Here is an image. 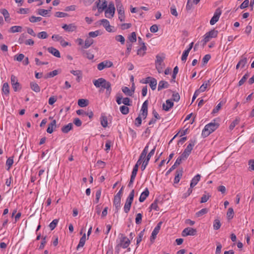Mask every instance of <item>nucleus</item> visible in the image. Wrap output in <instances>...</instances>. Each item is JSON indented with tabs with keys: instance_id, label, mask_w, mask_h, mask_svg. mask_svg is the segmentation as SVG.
<instances>
[{
	"instance_id": "6e6d98bb",
	"label": "nucleus",
	"mask_w": 254,
	"mask_h": 254,
	"mask_svg": "<svg viewBox=\"0 0 254 254\" xmlns=\"http://www.w3.org/2000/svg\"><path fill=\"white\" fill-rule=\"evenodd\" d=\"M101 189H99V190H98L96 191L95 199V201H94V202L96 203H98L99 199H100V198L101 197Z\"/></svg>"
},
{
	"instance_id": "5701e85b",
	"label": "nucleus",
	"mask_w": 254,
	"mask_h": 254,
	"mask_svg": "<svg viewBox=\"0 0 254 254\" xmlns=\"http://www.w3.org/2000/svg\"><path fill=\"white\" fill-rule=\"evenodd\" d=\"M0 12L3 15L5 21L9 23L10 22L11 18H10L8 11L6 9L3 8L0 10Z\"/></svg>"
},
{
	"instance_id": "338daca9",
	"label": "nucleus",
	"mask_w": 254,
	"mask_h": 254,
	"mask_svg": "<svg viewBox=\"0 0 254 254\" xmlns=\"http://www.w3.org/2000/svg\"><path fill=\"white\" fill-rule=\"evenodd\" d=\"M123 103L125 105V106H131V101L130 99L128 97H126L123 99L122 101Z\"/></svg>"
},
{
	"instance_id": "e433bc0d",
	"label": "nucleus",
	"mask_w": 254,
	"mask_h": 254,
	"mask_svg": "<svg viewBox=\"0 0 254 254\" xmlns=\"http://www.w3.org/2000/svg\"><path fill=\"white\" fill-rule=\"evenodd\" d=\"M88 100L84 99H80L78 100V105L81 107H84L88 105Z\"/></svg>"
},
{
	"instance_id": "f8f14e48",
	"label": "nucleus",
	"mask_w": 254,
	"mask_h": 254,
	"mask_svg": "<svg viewBox=\"0 0 254 254\" xmlns=\"http://www.w3.org/2000/svg\"><path fill=\"white\" fill-rule=\"evenodd\" d=\"M113 63L109 61H105L99 63L97 65V68L99 70H101L105 68L110 67L113 66Z\"/></svg>"
},
{
	"instance_id": "6e6552de",
	"label": "nucleus",
	"mask_w": 254,
	"mask_h": 254,
	"mask_svg": "<svg viewBox=\"0 0 254 254\" xmlns=\"http://www.w3.org/2000/svg\"><path fill=\"white\" fill-rule=\"evenodd\" d=\"M11 83L12 87L15 92L19 91L21 89V87L20 83L18 82L17 77L14 75H11L10 77Z\"/></svg>"
},
{
	"instance_id": "680f3d73",
	"label": "nucleus",
	"mask_w": 254,
	"mask_h": 254,
	"mask_svg": "<svg viewBox=\"0 0 254 254\" xmlns=\"http://www.w3.org/2000/svg\"><path fill=\"white\" fill-rule=\"evenodd\" d=\"M180 96L178 92H173L172 95V100L175 102H178L180 100Z\"/></svg>"
},
{
	"instance_id": "1a4fd4ad",
	"label": "nucleus",
	"mask_w": 254,
	"mask_h": 254,
	"mask_svg": "<svg viewBox=\"0 0 254 254\" xmlns=\"http://www.w3.org/2000/svg\"><path fill=\"white\" fill-rule=\"evenodd\" d=\"M221 14V10L219 8L215 10L214 15L211 18L210 21V24L212 25L215 24L219 20V17Z\"/></svg>"
},
{
	"instance_id": "4468645a",
	"label": "nucleus",
	"mask_w": 254,
	"mask_h": 254,
	"mask_svg": "<svg viewBox=\"0 0 254 254\" xmlns=\"http://www.w3.org/2000/svg\"><path fill=\"white\" fill-rule=\"evenodd\" d=\"M62 28L67 32H73L76 30L77 26L74 23H71L68 25L64 24L63 25Z\"/></svg>"
},
{
	"instance_id": "ea45409f",
	"label": "nucleus",
	"mask_w": 254,
	"mask_h": 254,
	"mask_svg": "<svg viewBox=\"0 0 254 254\" xmlns=\"http://www.w3.org/2000/svg\"><path fill=\"white\" fill-rule=\"evenodd\" d=\"M209 84V80L205 81L204 83L200 87L199 89H198L199 92H203L205 91L207 86Z\"/></svg>"
},
{
	"instance_id": "0eeeda50",
	"label": "nucleus",
	"mask_w": 254,
	"mask_h": 254,
	"mask_svg": "<svg viewBox=\"0 0 254 254\" xmlns=\"http://www.w3.org/2000/svg\"><path fill=\"white\" fill-rule=\"evenodd\" d=\"M156 150V146L153 147V148L150 151V152L148 154L144 161L142 163L141 165V170L143 171L146 167V166L148 165V162L151 158V157L154 155L155 151Z\"/></svg>"
},
{
	"instance_id": "c756f323",
	"label": "nucleus",
	"mask_w": 254,
	"mask_h": 254,
	"mask_svg": "<svg viewBox=\"0 0 254 254\" xmlns=\"http://www.w3.org/2000/svg\"><path fill=\"white\" fill-rule=\"evenodd\" d=\"M72 127H73V125L72 123H69L67 125H65L64 126L61 130L64 133H68L70 130L72 129Z\"/></svg>"
},
{
	"instance_id": "a18cd8bd",
	"label": "nucleus",
	"mask_w": 254,
	"mask_h": 254,
	"mask_svg": "<svg viewBox=\"0 0 254 254\" xmlns=\"http://www.w3.org/2000/svg\"><path fill=\"white\" fill-rule=\"evenodd\" d=\"M130 43H134L136 41V35L135 32H133L128 37Z\"/></svg>"
},
{
	"instance_id": "aec40b11",
	"label": "nucleus",
	"mask_w": 254,
	"mask_h": 254,
	"mask_svg": "<svg viewBox=\"0 0 254 254\" xmlns=\"http://www.w3.org/2000/svg\"><path fill=\"white\" fill-rule=\"evenodd\" d=\"M47 50L50 53L52 54L56 57L60 58V57H61L60 53L56 48L51 47L48 48Z\"/></svg>"
},
{
	"instance_id": "6ab92c4d",
	"label": "nucleus",
	"mask_w": 254,
	"mask_h": 254,
	"mask_svg": "<svg viewBox=\"0 0 254 254\" xmlns=\"http://www.w3.org/2000/svg\"><path fill=\"white\" fill-rule=\"evenodd\" d=\"M183 175V170L182 169H178L176 171V175L175 177L174 182L175 184H177L179 182L181 178L182 177Z\"/></svg>"
},
{
	"instance_id": "4d7b16f0",
	"label": "nucleus",
	"mask_w": 254,
	"mask_h": 254,
	"mask_svg": "<svg viewBox=\"0 0 254 254\" xmlns=\"http://www.w3.org/2000/svg\"><path fill=\"white\" fill-rule=\"evenodd\" d=\"M115 39L117 41L121 42L122 45H124L125 42V39L122 35H119L115 37Z\"/></svg>"
},
{
	"instance_id": "49530a36",
	"label": "nucleus",
	"mask_w": 254,
	"mask_h": 254,
	"mask_svg": "<svg viewBox=\"0 0 254 254\" xmlns=\"http://www.w3.org/2000/svg\"><path fill=\"white\" fill-rule=\"evenodd\" d=\"M158 200L156 199L154 202L151 204V205L150 206V209H154V210H155L156 211H158L159 210V207L158 206Z\"/></svg>"
},
{
	"instance_id": "8fccbe9b",
	"label": "nucleus",
	"mask_w": 254,
	"mask_h": 254,
	"mask_svg": "<svg viewBox=\"0 0 254 254\" xmlns=\"http://www.w3.org/2000/svg\"><path fill=\"white\" fill-rule=\"evenodd\" d=\"M247 57H246L244 56H242L241 57V60L239 62V63L241 65V67H244L245 66V64H247Z\"/></svg>"
},
{
	"instance_id": "b1692460",
	"label": "nucleus",
	"mask_w": 254,
	"mask_h": 254,
	"mask_svg": "<svg viewBox=\"0 0 254 254\" xmlns=\"http://www.w3.org/2000/svg\"><path fill=\"white\" fill-rule=\"evenodd\" d=\"M182 160L181 158L178 157L176 162H175L174 164L169 169V170L167 172V175L170 173L173 170H174L177 166L179 165L181 162Z\"/></svg>"
},
{
	"instance_id": "4c0bfd02",
	"label": "nucleus",
	"mask_w": 254,
	"mask_h": 254,
	"mask_svg": "<svg viewBox=\"0 0 254 254\" xmlns=\"http://www.w3.org/2000/svg\"><path fill=\"white\" fill-rule=\"evenodd\" d=\"M59 72L58 70H57V69L54 70L46 74L45 75V78H48L53 77L58 75L59 74Z\"/></svg>"
},
{
	"instance_id": "c9c22d12",
	"label": "nucleus",
	"mask_w": 254,
	"mask_h": 254,
	"mask_svg": "<svg viewBox=\"0 0 254 254\" xmlns=\"http://www.w3.org/2000/svg\"><path fill=\"white\" fill-rule=\"evenodd\" d=\"M2 91L5 95H8L9 94V87L7 82L3 83L2 87Z\"/></svg>"
},
{
	"instance_id": "a878e982",
	"label": "nucleus",
	"mask_w": 254,
	"mask_h": 254,
	"mask_svg": "<svg viewBox=\"0 0 254 254\" xmlns=\"http://www.w3.org/2000/svg\"><path fill=\"white\" fill-rule=\"evenodd\" d=\"M70 73L75 75V76H77L76 77V81L77 82H79L81 78H82V72L81 70H72L70 71Z\"/></svg>"
},
{
	"instance_id": "c03bdc74",
	"label": "nucleus",
	"mask_w": 254,
	"mask_h": 254,
	"mask_svg": "<svg viewBox=\"0 0 254 254\" xmlns=\"http://www.w3.org/2000/svg\"><path fill=\"white\" fill-rule=\"evenodd\" d=\"M120 110L123 115H127L129 113L128 107L125 105L121 106L120 107Z\"/></svg>"
},
{
	"instance_id": "09e8293b",
	"label": "nucleus",
	"mask_w": 254,
	"mask_h": 254,
	"mask_svg": "<svg viewBox=\"0 0 254 254\" xmlns=\"http://www.w3.org/2000/svg\"><path fill=\"white\" fill-rule=\"evenodd\" d=\"M58 222L59 220L56 219L53 220L52 222L50 223L49 226L51 230H54L56 228L58 223Z\"/></svg>"
},
{
	"instance_id": "13d9d810",
	"label": "nucleus",
	"mask_w": 254,
	"mask_h": 254,
	"mask_svg": "<svg viewBox=\"0 0 254 254\" xmlns=\"http://www.w3.org/2000/svg\"><path fill=\"white\" fill-rule=\"evenodd\" d=\"M134 195V190H132L131 191V192H130L126 201L127 202H130V203H132L133 200Z\"/></svg>"
},
{
	"instance_id": "20e7f679",
	"label": "nucleus",
	"mask_w": 254,
	"mask_h": 254,
	"mask_svg": "<svg viewBox=\"0 0 254 254\" xmlns=\"http://www.w3.org/2000/svg\"><path fill=\"white\" fill-rule=\"evenodd\" d=\"M130 243L129 240L127 237L122 235L120 243L116 247V253L118 254L120 252L121 248H123L124 249L127 248L129 246Z\"/></svg>"
},
{
	"instance_id": "f3484780",
	"label": "nucleus",
	"mask_w": 254,
	"mask_h": 254,
	"mask_svg": "<svg viewBox=\"0 0 254 254\" xmlns=\"http://www.w3.org/2000/svg\"><path fill=\"white\" fill-rule=\"evenodd\" d=\"M100 21L108 32H111L112 31L109 21L107 19H103L101 20Z\"/></svg>"
},
{
	"instance_id": "e2e57ef3",
	"label": "nucleus",
	"mask_w": 254,
	"mask_h": 254,
	"mask_svg": "<svg viewBox=\"0 0 254 254\" xmlns=\"http://www.w3.org/2000/svg\"><path fill=\"white\" fill-rule=\"evenodd\" d=\"M131 203L126 201L124 206V211L126 213H127L130 210Z\"/></svg>"
},
{
	"instance_id": "39448f33",
	"label": "nucleus",
	"mask_w": 254,
	"mask_h": 254,
	"mask_svg": "<svg viewBox=\"0 0 254 254\" xmlns=\"http://www.w3.org/2000/svg\"><path fill=\"white\" fill-rule=\"evenodd\" d=\"M218 31L214 29L211 30V31L207 32L204 36L203 46L205 45L210 39L212 38H215L217 36Z\"/></svg>"
},
{
	"instance_id": "2eb2a0df",
	"label": "nucleus",
	"mask_w": 254,
	"mask_h": 254,
	"mask_svg": "<svg viewBox=\"0 0 254 254\" xmlns=\"http://www.w3.org/2000/svg\"><path fill=\"white\" fill-rule=\"evenodd\" d=\"M162 224V222H161V221L159 222L157 224L156 226L154 228V229L153 230L152 234H151V240L152 239H155L156 238L157 235L159 232Z\"/></svg>"
},
{
	"instance_id": "4be33fe9",
	"label": "nucleus",
	"mask_w": 254,
	"mask_h": 254,
	"mask_svg": "<svg viewBox=\"0 0 254 254\" xmlns=\"http://www.w3.org/2000/svg\"><path fill=\"white\" fill-rule=\"evenodd\" d=\"M56 127V121L54 120L50 124H49L47 131L49 133H52L54 129Z\"/></svg>"
},
{
	"instance_id": "79ce46f5",
	"label": "nucleus",
	"mask_w": 254,
	"mask_h": 254,
	"mask_svg": "<svg viewBox=\"0 0 254 254\" xmlns=\"http://www.w3.org/2000/svg\"><path fill=\"white\" fill-rule=\"evenodd\" d=\"M81 51H82V55L84 57H86L89 60H92L94 58V55L93 54L89 53L88 51H86L82 49Z\"/></svg>"
},
{
	"instance_id": "f257e3e1",
	"label": "nucleus",
	"mask_w": 254,
	"mask_h": 254,
	"mask_svg": "<svg viewBox=\"0 0 254 254\" xmlns=\"http://www.w3.org/2000/svg\"><path fill=\"white\" fill-rule=\"evenodd\" d=\"M94 85L97 87H101L106 89V94L110 95L112 90L111 83L103 78H99L98 79L93 81Z\"/></svg>"
},
{
	"instance_id": "f704fd0d",
	"label": "nucleus",
	"mask_w": 254,
	"mask_h": 254,
	"mask_svg": "<svg viewBox=\"0 0 254 254\" xmlns=\"http://www.w3.org/2000/svg\"><path fill=\"white\" fill-rule=\"evenodd\" d=\"M86 241V235L84 233L80 238L78 245L77 246V249L82 248L84 246Z\"/></svg>"
},
{
	"instance_id": "cd10ccee",
	"label": "nucleus",
	"mask_w": 254,
	"mask_h": 254,
	"mask_svg": "<svg viewBox=\"0 0 254 254\" xmlns=\"http://www.w3.org/2000/svg\"><path fill=\"white\" fill-rule=\"evenodd\" d=\"M22 30V27L20 26H13L8 30L9 33H14L15 32H21Z\"/></svg>"
},
{
	"instance_id": "9d476101",
	"label": "nucleus",
	"mask_w": 254,
	"mask_h": 254,
	"mask_svg": "<svg viewBox=\"0 0 254 254\" xmlns=\"http://www.w3.org/2000/svg\"><path fill=\"white\" fill-rule=\"evenodd\" d=\"M196 234V230L190 227L185 228L182 232V236L184 237L187 236H194Z\"/></svg>"
},
{
	"instance_id": "58836bf2",
	"label": "nucleus",
	"mask_w": 254,
	"mask_h": 254,
	"mask_svg": "<svg viewBox=\"0 0 254 254\" xmlns=\"http://www.w3.org/2000/svg\"><path fill=\"white\" fill-rule=\"evenodd\" d=\"M208 212V209L207 208H203L195 213V216L196 217H199L206 214Z\"/></svg>"
},
{
	"instance_id": "393cba45",
	"label": "nucleus",
	"mask_w": 254,
	"mask_h": 254,
	"mask_svg": "<svg viewBox=\"0 0 254 254\" xmlns=\"http://www.w3.org/2000/svg\"><path fill=\"white\" fill-rule=\"evenodd\" d=\"M169 86V84L168 82L164 80H161L159 82L158 86V90L160 91L164 88H167Z\"/></svg>"
},
{
	"instance_id": "c85d7f7f",
	"label": "nucleus",
	"mask_w": 254,
	"mask_h": 254,
	"mask_svg": "<svg viewBox=\"0 0 254 254\" xmlns=\"http://www.w3.org/2000/svg\"><path fill=\"white\" fill-rule=\"evenodd\" d=\"M93 40L90 37H88L86 39L85 41V43L82 46V49H87L93 43Z\"/></svg>"
},
{
	"instance_id": "052dcab7",
	"label": "nucleus",
	"mask_w": 254,
	"mask_h": 254,
	"mask_svg": "<svg viewBox=\"0 0 254 254\" xmlns=\"http://www.w3.org/2000/svg\"><path fill=\"white\" fill-rule=\"evenodd\" d=\"M165 66L164 63L163 64H156V68L159 73H161L163 71V69Z\"/></svg>"
},
{
	"instance_id": "2f4dec72",
	"label": "nucleus",
	"mask_w": 254,
	"mask_h": 254,
	"mask_svg": "<svg viewBox=\"0 0 254 254\" xmlns=\"http://www.w3.org/2000/svg\"><path fill=\"white\" fill-rule=\"evenodd\" d=\"M122 91L127 95L131 96L134 92V89L130 90L127 87H124L122 88Z\"/></svg>"
},
{
	"instance_id": "69168bd1",
	"label": "nucleus",
	"mask_w": 254,
	"mask_h": 254,
	"mask_svg": "<svg viewBox=\"0 0 254 254\" xmlns=\"http://www.w3.org/2000/svg\"><path fill=\"white\" fill-rule=\"evenodd\" d=\"M26 37H27V36L25 35V34L23 33V34H21V35L20 36V37L18 40V43L20 44H21L24 43V42L26 41L25 40L26 38Z\"/></svg>"
},
{
	"instance_id": "bf43d9fd",
	"label": "nucleus",
	"mask_w": 254,
	"mask_h": 254,
	"mask_svg": "<svg viewBox=\"0 0 254 254\" xmlns=\"http://www.w3.org/2000/svg\"><path fill=\"white\" fill-rule=\"evenodd\" d=\"M37 36L38 38H39V39H43L47 38L48 36L47 33L45 31L39 32V33H38Z\"/></svg>"
},
{
	"instance_id": "423d86ee",
	"label": "nucleus",
	"mask_w": 254,
	"mask_h": 254,
	"mask_svg": "<svg viewBox=\"0 0 254 254\" xmlns=\"http://www.w3.org/2000/svg\"><path fill=\"white\" fill-rule=\"evenodd\" d=\"M115 11V7L114 4L111 2L109 3L108 8L105 10V16L107 18H111L114 15Z\"/></svg>"
},
{
	"instance_id": "37998d69",
	"label": "nucleus",
	"mask_w": 254,
	"mask_h": 254,
	"mask_svg": "<svg viewBox=\"0 0 254 254\" xmlns=\"http://www.w3.org/2000/svg\"><path fill=\"white\" fill-rule=\"evenodd\" d=\"M48 12L49 10L41 8L38 9L37 11L38 14L43 16H47L48 15Z\"/></svg>"
},
{
	"instance_id": "de8ad7c7",
	"label": "nucleus",
	"mask_w": 254,
	"mask_h": 254,
	"mask_svg": "<svg viewBox=\"0 0 254 254\" xmlns=\"http://www.w3.org/2000/svg\"><path fill=\"white\" fill-rule=\"evenodd\" d=\"M101 124L104 127H106L108 126V121L107 117L102 116L101 117Z\"/></svg>"
},
{
	"instance_id": "412c9836",
	"label": "nucleus",
	"mask_w": 254,
	"mask_h": 254,
	"mask_svg": "<svg viewBox=\"0 0 254 254\" xmlns=\"http://www.w3.org/2000/svg\"><path fill=\"white\" fill-rule=\"evenodd\" d=\"M149 191L147 188H146L145 190L143 191L139 198V200L140 202H143L146 198V197L149 195Z\"/></svg>"
},
{
	"instance_id": "9b49d317",
	"label": "nucleus",
	"mask_w": 254,
	"mask_h": 254,
	"mask_svg": "<svg viewBox=\"0 0 254 254\" xmlns=\"http://www.w3.org/2000/svg\"><path fill=\"white\" fill-rule=\"evenodd\" d=\"M141 113L140 114L142 115L143 119L146 118L148 114V101L146 100L143 103L141 109Z\"/></svg>"
},
{
	"instance_id": "72a5a7b5",
	"label": "nucleus",
	"mask_w": 254,
	"mask_h": 254,
	"mask_svg": "<svg viewBox=\"0 0 254 254\" xmlns=\"http://www.w3.org/2000/svg\"><path fill=\"white\" fill-rule=\"evenodd\" d=\"M31 89L36 92H39L40 91V88L38 84L35 82H32L30 84Z\"/></svg>"
},
{
	"instance_id": "a211bd4d",
	"label": "nucleus",
	"mask_w": 254,
	"mask_h": 254,
	"mask_svg": "<svg viewBox=\"0 0 254 254\" xmlns=\"http://www.w3.org/2000/svg\"><path fill=\"white\" fill-rule=\"evenodd\" d=\"M200 178L201 176L199 174L195 175L191 181L190 187L191 188H193L194 186H195L198 182L200 181Z\"/></svg>"
},
{
	"instance_id": "7ed1b4c3",
	"label": "nucleus",
	"mask_w": 254,
	"mask_h": 254,
	"mask_svg": "<svg viewBox=\"0 0 254 254\" xmlns=\"http://www.w3.org/2000/svg\"><path fill=\"white\" fill-rule=\"evenodd\" d=\"M195 143V140H190V141L189 144L188 145L182 155L179 157L181 158L182 160L186 159L190 154L193 147L194 146Z\"/></svg>"
},
{
	"instance_id": "a19ab883",
	"label": "nucleus",
	"mask_w": 254,
	"mask_h": 254,
	"mask_svg": "<svg viewBox=\"0 0 254 254\" xmlns=\"http://www.w3.org/2000/svg\"><path fill=\"white\" fill-rule=\"evenodd\" d=\"M142 118H143L142 115L139 114L138 117L135 119L134 121V125L136 127H139L140 126L142 123Z\"/></svg>"
},
{
	"instance_id": "774afa93",
	"label": "nucleus",
	"mask_w": 254,
	"mask_h": 254,
	"mask_svg": "<svg viewBox=\"0 0 254 254\" xmlns=\"http://www.w3.org/2000/svg\"><path fill=\"white\" fill-rule=\"evenodd\" d=\"M240 120L239 119H236L230 125L229 129L230 130L233 129L235 126L239 124Z\"/></svg>"
},
{
	"instance_id": "7c9ffc66",
	"label": "nucleus",
	"mask_w": 254,
	"mask_h": 254,
	"mask_svg": "<svg viewBox=\"0 0 254 254\" xmlns=\"http://www.w3.org/2000/svg\"><path fill=\"white\" fill-rule=\"evenodd\" d=\"M141 45L142 47H140L139 49H138L137 54L138 55H139L140 56H143L146 53L145 51L147 50V48L145 44H143V45Z\"/></svg>"
},
{
	"instance_id": "603ef678",
	"label": "nucleus",
	"mask_w": 254,
	"mask_h": 254,
	"mask_svg": "<svg viewBox=\"0 0 254 254\" xmlns=\"http://www.w3.org/2000/svg\"><path fill=\"white\" fill-rule=\"evenodd\" d=\"M149 85L152 89V90H154L156 88L157 85V80L155 78H153L150 80L149 83Z\"/></svg>"
},
{
	"instance_id": "864d4df0",
	"label": "nucleus",
	"mask_w": 254,
	"mask_h": 254,
	"mask_svg": "<svg viewBox=\"0 0 254 254\" xmlns=\"http://www.w3.org/2000/svg\"><path fill=\"white\" fill-rule=\"evenodd\" d=\"M221 223L219 219H215L213 222V228L215 230L219 229L221 227Z\"/></svg>"
},
{
	"instance_id": "3c124183",
	"label": "nucleus",
	"mask_w": 254,
	"mask_h": 254,
	"mask_svg": "<svg viewBox=\"0 0 254 254\" xmlns=\"http://www.w3.org/2000/svg\"><path fill=\"white\" fill-rule=\"evenodd\" d=\"M42 19V18L41 17H36L35 16H31L29 17V20L31 22L35 23L41 21Z\"/></svg>"
},
{
	"instance_id": "0e129e2a",
	"label": "nucleus",
	"mask_w": 254,
	"mask_h": 254,
	"mask_svg": "<svg viewBox=\"0 0 254 254\" xmlns=\"http://www.w3.org/2000/svg\"><path fill=\"white\" fill-rule=\"evenodd\" d=\"M132 45L131 43L128 42V41L127 42V51H126V55L127 56H128L131 50Z\"/></svg>"
},
{
	"instance_id": "473e14b6",
	"label": "nucleus",
	"mask_w": 254,
	"mask_h": 254,
	"mask_svg": "<svg viewBox=\"0 0 254 254\" xmlns=\"http://www.w3.org/2000/svg\"><path fill=\"white\" fill-rule=\"evenodd\" d=\"M118 12L119 14H124V8L120 1H118L116 4Z\"/></svg>"
},
{
	"instance_id": "5fc2aeb1",
	"label": "nucleus",
	"mask_w": 254,
	"mask_h": 254,
	"mask_svg": "<svg viewBox=\"0 0 254 254\" xmlns=\"http://www.w3.org/2000/svg\"><path fill=\"white\" fill-rule=\"evenodd\" d=\"M249 76V74L248 73H247L246 74H245L243 76V77L242 78V79L239 81V82L238 83V85L239 86L242 85L245 83V82L246 81V80L248 79Z\"/></svg>"
},
{
	"instance_id": "ddd939ff",
	"label": "nucleus",
	"mask_w": 254,
	"mask_h": 254,
	"mask_svg": "<svg viewBox=\"0 0 254 254\" xmlns=\"http://www.w3.org/2000/svg\"><path fill=\"white\" fill-rule=\"evenodd\" d=\"M101 1V0H97L95 2L99 12L103 11L107 7V2L106 0H104L102 1V4L100 3Z\"/></svg>"
},
{
	"instance_id": "dca6fc26",
	"label": "nucleus",
	"mask_w": 254,
	"mask_h": 254,
	"mask_svg": "<svg viewBox=\"0 0 254 254\" xmlns=\"http://www.w3.org/2000/svg\"><path fill=\"white\" fill-rule=\"evenodd\" d=\"M173 106L174 103L173 102L171 101L170 100H167L166 101V104L164 103L162 105V108L165 111H169L170 109L173 107Z\"/></svg>"
},
{
	"instance_id": "f03ea898",
	"label": "nucleus",
	"mask_w": 254,
	"mask_h": 254,
	"mask_svg": "<svg viewBox=\"0 0 254 254\" xmlns=\"http://www.w3.org/2000/svg\"><path fill=\"white\" fill-rule=\"evenodd\" d=\"M218 123L212 122L206 125L202 131V136L203 137L208 136L210 133L215 130L219 127Z\"/></svg>"
},
{
	"instance_id": "bb28decb",
	"label": "nucleus",
	"mask_w": 254,
	"mask_h": 254,
	"mask_svg": "<svg viewBox=\"0 0 254 254\" xmlns=\"http://www.w3.org/2000/svg\"><path fill=\"white\" fill-rule=\"evenodd\" d=\"M121 198H119L117 197H114V205L115 206L116 212H118L119 209L121 207Z\"/></svg>"
}]
</instances>
